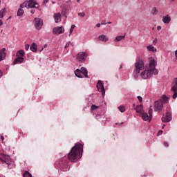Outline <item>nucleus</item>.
Returning <instances> with one entry per match:
<instances>
[{"label":"nucleus","instance_id":"1","mask_svg":"<svg viewBox=\"0 0 177 177\" xmlns=\"http://www.w3.org/2000/svg\"><path fill=\"white\" fill-rule=\"evenodd\" d=\"M156 66H157V62L153 58H151L149 65L145 66V71L140 73L142 80H148V78H151L153 75L158 74V70L156 68Z\"/></svg>","mask_w":177,"mask_h":177},{"label":"nucleus","instance_id":"2","mask_svg":"<svg viewBox=\"0 0 177 177\" xmlns=\"http://www.w3.org/2000/svg\"><path fill=\"white\" fill-rule=\"evenodd\" d=\"M84 146L82 144H76L68 154V158L69 161L72 162H75V161H78L81 157H82V151H83Z\"/></svg>","mask_w":177,"mask_h":177},{"label":"nucleus","instance_id":"3","mask_svg":"<svg viewBox=\"0 0 177 177\" xmlns=\"http://www.w3.org/2000/svg\"><path fill=\"white\" fill-rule=\"evenodd\" d=\"M24 8H35V9H38V8H39V4H38V3H37V1L35 0H26L25 2L20 5L17 11V16L20 17L22 15H24V10H23Z\"/></svg>","mask_w":177,"mask_h":177},{"label":"nucleus","instance_id":"4","mask_svg":"<svg viewBox=\"0 0 177 177\" xmlns=\"http://www.w3.org/2000/svg\"><path fill=\"white\" fill-rule=\"evenodd\" d=\"M136 69L134 71V78L136 80L139 77V74L142 70H145L146 67H145V62L142 59H138L135 64Z\"/></svg>","mask_w":177,"mask_h":177},{"label":"nucleus","instance_id":"5","mask_svg":"<svg viewBox=\"0 0 177 177\" xmlns=\"http://www.w3.org/2000/svg\"><path fill=\"white\" fill-rule=\"evenodd\" d=\"M58 165L64 172L68 171V160H67V157L61 158L58 162Z\"/></svg>","mask_w":177,"mask_h":177},{"label":"nucleus","instance_id":"6","mask_svg":"<svg viewBox=\"0 0 177 177\" xmlns=\"http://www.w3.org/2000/svg\"><path fill=\"white\" fill-rule=\"evenodd\" d=\"M75 74L78 78H88V70L84 67H82L80 70L77 69L75 71Z\"/></svg>","mask_w":177,"mask_h":177},{"label":"nucleus","instance_id":"7","mask_svg":"<svg viewBox=\"0 0 177 177\" xmlns=\"http://www.w3.org/2000/svg\"><path fill=\"white\" fill-rule=\"evenodd\" d=\"M141 115L144 121H151L153 117V109L150 108L148 113L144 111Z\"/></svg>","mask_w":177,"mask_h":177},{"label":"nucleus","instance_id":"8","mask_svg":"<svg viewBox=\"0 0 177 177\" xmlns=\"http://www.w3.org/2000/svg\"><path fill=\"white\" fill-rule=\"evenodd\" d=\"M0 161L5 162L8 165H10V162H12L10 160V156L3 153H0Z\"/></svg>","mask_w":177,"mask_h":177},{"label":"nucleus","instance_id":"9","mask_svg":"<svg viewBox=\"0 0 177 177\" xmlns=\"http://www.w3.org/2000/svg\"><path fill=\"white\" fill-rule=\"evenodd\" d=\"M34 23L36 30H41L42 28V26H44V21L39 18H35L34 20Z\"/></svg>","mask_w":177,"mask_h":177},{"label":"nucleus","instance_id":"10","mask_svg":"<svg viewBox=\"0 0 177 177\" xmlns=\"http://www.w3.org/2000/svg\"><path fill=\"white\" fill-rule=\"evenodd\" d=\"M171 92H174L173 99H176L177 97V77L174 79V81L171 85Z\"/></svg>","mask_w":177,"mask_h":177},{"label":"nucleus","instance_id":"11","mask_svg":"<svg viewBox=\"0 0 177 177\" xmlns=\"http://www.w3.org/2000/svg\"><path fill=\"white\" fill-rule=\"evenodd\" d=\"M104 83L101 80H99L97 84V88L98 89V92H101L102 96L105 95L106 91L104 90Z\"/></svg>","mask_w":177,"mask_h":177},{"label":"nucleus","instance_id":"12","mask_svg":"<svg viewBox=\"0 0 177 177\" xmlns=\"http://www.w3.org/2000/svg\"><path fill=\"white\" fill-rule=\"evenodd\" d=\"M164 107V104L160 100L154 102V110L155 111H161Z\"/></svg>","mask_w":177,"mask_h":177},{"label":"nucleus","instance_id":"13","mask_svg":"<svg viewBox=\"0 0 177 177\" xmlns=\"http://www.w3.org/2000/svg\"><path fill=\"white\" fill-rule=\"evenodd\" d=\"M86 59V54L84 52L79 53L77 55V62H85Z\"/></svg>","mask_w":177,"mask_h":177},{"label":"nucleus","instance_id":"14","mask_svg":"<svg viewBox=\"0 0 177 177\" xmlns=\"http://www.w3.org/2000/svg\"><path fill=\"white\" fill-rule=\"evenodd\" d=\"M171 120H172V115L169 112H167L166 113V115L162 118V122H169V121H171Z\"/></svg>","mask_w":177,"mask_h":177},{"label":"nucleus","instance_id":"15","mask_svg":"<svg viewBox=\"0 0 177 177\" xmlns=\"http://www.w3.org/2000/svg\"><path fill=\"white\" fill-rule=\"evenodd\" d=\"M53 34H57V35L60 34H63L64 32V28L62 26L60 27H55L53 30Z\"/></svg>","mask_w":177,"mask_h":177},{"label":"nucleus","instance_id":"16","mask_svg":"<svg viewBox=\"0 0 177 177\" xmlns=\"http://www.w3.org/2000/svg\"><path fill=\"white\" fill-rule=\"evenodd\" d=\"M162 21L165 24H169L171 23V17L169 15H167L162 17Z\"/></svg>","mask_w":177,"mask_h":177},{"label":"nucleus","instance_id":"17","mask_svg":"<svg viewBox=\"0 0 177 177\" xmlns=\"http://www.w3.org/2000/svg\"><path fill=\"white\" fill-rule=\"evenodd\" d=\"M6 48L0 50V62H2L6 57Z\"/></svg>","mask_w":177,"mask_h":177},{"label":"nucleus","instance_id":"18","mask_svg":"<svg viewBox=\"0 0 177 177\" xmlns=\"http://www.w3.org/2000/svg\"><path fill=\"white\" fill-rule=\"evenodd\" d=\"M54 20L55 23H60V21H62V15L60 13L55 14Z\"/></svg>","mask_w":177,"mask_h":177},{"label":"nucleus","instance_id":"19","mask_svg":"<svg viewBox=\"0 0 177 177\" xmlns=\"http://www.w3.org/2000/svg\"><path fill=\"white\" fill-rule=\"evenodd\" d=\"M24 62V58L23 57H17L14 60V64H20V63H23Z\"/></svg>","mask_w":177,"mask_h":177},{"label":"nucleus","instance_id":"20","mask_svg":"<svg viewBox=\"0 0 177 177\" xmlns=\"http://www.w3.org/2000/svg\"><path fill=\"white\" fill-rule=\"evenodd\" d=\"M134 109L136 111V113H139L140 114H142L145 112V111H143V105L142 104L138 105Z\"/></svg>","mask_w":177,"mask_h":177},{"label":"nucleus","instance_id":"21","mask_svg":"<svg viewBox=\"0 0 177 177\" xmlns=\"http://www.w3.org/2000/svg\"><path fill=\"white\" fill-rule=\"evenodd\" d=\"M68 12H69L68 8L64 7V8L62 9V15H63L64 16V17H65L66 19H67V15H68Z\"/></svg>","mask_w":177,"mask_h":177},{"label":"nucleus","instance_id":"22","mask_svg":"<svg viewBox=\"0 0 177 177\" xmlns=\"http://www.w3.org/2000/svg\"><path fill=\"white\" fill-rule=\"evenodd\" d=\"M159 102H161L162 104H164V103H168V102H169V98H168L167 95H163Z\"/></svg>","mask_w":177,"mask_h":177},{"label":"nucleus","instance_id":"23","mask_svg":"<svg viewBox=\"0 0 177 177\" xmlns=\"http://www.w3.org/2000/svg\"><path fill=\"white\" fill-rule=\"evenodd\" d=\"M98 39L102 42H107V41H109V38L104 35H100Z\"/></svg>","mask_w":177,"mask_h":177},{"label":"nucleus","instance_id":"24","mask_svg":"<svg viewBox=\"0 0 177 177\" xmlns=\"http://www.w3.org/2000/svg\"><path fill=\"white\" fill-rule=\"evenodd\" d=\"M30 50H32V52H37V44L32 43L30 47Z\"/></svg>","mask_w":177,"mask_h":177},{"label":"nucleus","instance_id":"25","mask_svg":"<svg viewBox=\"0 0 177 177\" xmlns=\"http://www.w3.org/2000/svg\"><path fill=\"white\" fill-rule=\"evenodd\" d=\"M6 14V8L1 9L0 10V19H3Z\"/></svg>","mask_w":177,"mask_h":177},{"label":"nucleus","instance_id":"26","mask_svg":"<svg viewBox=\"0 0 177 177\" xmlns=\"http://www.w3.org/2000/svg\"><path fill=\"white\" fill-rule=\"evenodd\" d=\"M122 39H125V35L117 36L114 40V42H120V41H122Z\"/></svg>","mask_w":177,"mask_h":177},{"label":"nucleus","instance_id":"27","mask_svg":"<svg viewBox=\"0 0 177 177\" xmlns=\"http://www.w3.org/2000/svg\"><path fill=\"white\" fill-rule=\"evenodd\" d=\"M24 55H26V53H24V50H19L17 53V56L19 57H20V56H21V57H24Z\"/></svg>","mask_w":177,"mask_h":177},{"label":"nucleus","instance_id":"28","mask_svg":"<svg viewBox=\"0 0 177 177\" xmlns=\"http://www.w3.org/2000/svg\"><path fill=\"white\" fill-rule=\"evenodd\" d=\"M147 48L149 52H157V49L151 45L148 46Z\"/></svg>","mask_w":177,"mask_h":177},{"label":"nucleus","instance_id":"29","mask_svg":"<svg viewBox=\"0 0 177 177\" xmlns=\"http://www.w3.org/2000/svg\"><path fill=\"white\" fill-rule=\"evenodd\" d=\"M151 13L153 16H156L158 13V10L156 7H154L152 8Z\"/></svg>","mask_w":177,"mask_h":177},{"label":"nucleus","instance_id":"30","mask_svg":"<svg viewBox=\"0 0 177 177\" xmlns=\"http://www.w3.org/2000/svg\"><path fill=\"white\" fill-rule=\"evenodd\" d=\"M118 110L120 111V113H124L125 112V106H120L118 107Z\"/></svg>","mask_w":177,"mask_h":177},{"label":"nucleus","instance_id":"31","mask_svg":"<svg viewBox=\"0 0 177 177\" xmlns=\"http://www.w3.org/2000/svg\"><path fill=\"white\" fill-rule=\"evenodd\" d=\"M69 46H74V44L73 43H71V41H69L68 43H66V46H65V49H66V48H68Z\"/></svg>","mask_w":177,"mask_h":177},{"label":"nucleus","instance_id":"32","mask_svg":"<svg viewBox=\"0 0 177 177\" xmlns=\"http://www.w3.org/2000/svg\"><path fill=\"white\" fill-rule=\"evenodd\" d=\"M24 177H32V176L28 171H26V173L24 174Z\"/></svg>","mask_w":177,"mask_h":177},{"label":"nucleus","instance_id":"33","mask_svg":"<svg viewBox=\"0 0 177 177\" xmlns=\"http://www.w3.org/2000/svg\"><path fill=\"white\" fill-rule=\"evenodd\" d=\"M97 109H99V106H96L95 104H93L91 106V110H93V111L97 110Z\"/></svg>","mask_w":177,"mask_h":177},{"label":"nucleus","instance_id":"34","mask_svg":"<svg viewBox=\"0 0 177 177\" xmlns=\"http://www.w3.org/2000/svg\"><path fill=\"white\" fill-rule=\"evenodd\" d=\"M78 16H80V17H85V13L84 12H79Z\"/></svg>","mask_w":177,"mask_h":177},{"label":"nucleus","instance_id":"35","mask_svg":"<svg viewBox=\"0 0 177 177\" xmlns=\"http://www.w3.org/2000/svg\"><path fill=\"white\" fill-rule=\"evenodd\" d=\"M163 145L165 147H168L169 146V144H168L167 142H164Z\"/></svg>","mask_w":177,"mask_h":177},{"label":"nucleus","instance_id":"36","mask_svg":"<svg viewBox=\"0 0 177 177\" xmlns=\"http://www.w3.org/2000/svg\"><path fill=\"white\" fill-rule=\"evenodd\" d=\"M25 49H26V50H28V49H30V45H29V44L25 45Z\"/></svg>","mask_w":177,"mask_h":177},{"label":"nucleus","instance_id":"37","mask_svg":"<svg viewBox=\"0 0 177 177\" xmlns=\"http://www.w3.org/2000/svg\"><path fill=\"white\" fill-rule=\"evenodd\" d=\"M137 98L138 99L139 102H140V103H142V97H141V96H138Z\"/></svg>","mask_w":177,"mask_h":177},{"label":"nucleus","instance_id":"38","mask_svg":"<svg viewBox=\"0 0 177 177\" xmlns=\"http://www.w3.org/2000/svg\"><path fill=\"white\" fill-rule=\"evenodd\" d=\"M48 2H49V0H44L42 5L45 6L46 3H48Z\"/></svg>","mask_w":177,"mask_h":177},{"label":"nucleus","instance_id":"39","mask_svg":"<svg viewBox=\"0 0 177 177\" xmlns=\"http://www.w3.org/2000/svg\"><path fill=\"white\" fill-rule=\"evenodd\" d=\"M159 135H162V131L160 130L158 133V136H159Z\"/></svg>","mask_w":177,"mask_h":177},{"label":"nucleus","instance_id":"40","mask_svg":"<svg viewBox=\"0 0 177 177\" xmlns=\"http://www.w3.org/2000/svg\"><path fill=\"white\" fill-rule=\"evenodd\" d=\"M30 13L34 15L35 13V10H31Z\"/></svg>","mask_w":177,"mask_h":177},{"label":"nucleus","instance_id":"41","mask_svg":"<svg viewBox=\"0 0 177 177\" xmlns=\"http://www.w3.org/2000/svg\"><path fill=\"white\" fill-rule=\"evenodd\" d=\"M71 28L72 30H74L75 28V25H72Z\"/></svg>","mask_w":177,"mask_h":177},{"label":"nucleus","instance_id":"42","mask_svg":"<svg viewBox=\"0 0 177 177\" xmlns=\"http://www.w3.org/2000/svg\"><path fill=\"white\" fill-rule=\"evenodd\" d=\"M162 27L160 26H158L157 27V30H158V31H160V30H161Z\"/></svg>","mask_w":177,"mask_h":177},{"label":"nucleus","instance_id":"43","mask_svg":"<svg viewBox=\"0 0 177 177\" xmlns=\"http://www.w3.org/2000/svg\"><path fill=\"white\" fill-rule=\"evenodd\" d=\"M73 30H74V29L71 28V30H70V35H71V34L73 33Z\"/></svg>","mask_w":177,"mask_h":177},{"label":"nucleus","instance_id":"44","mask_svg":"<svg viewBox=\"0 0 177 177\" xmlns=\"http://www.w3.org/2000/svg\"><path fill=\"white\" fill-rule=\"evenodd\" d=\"M2 24H3V22L0 19V26H2Z\"/></svg>","mask_w":177,"mask_h":177},{"label":"nucleus","instance_id":"45","mask_svg":"<svg viewBox=\"0 0 177 177\" xmlns=\"http://www.w3.org/2000/svg\"><path fill=\"white\" fill-rule=\"evenodd\" d=\"M176 59H177V50L175 51Z\"/></svg>","mask_w":177,"mask_h":177},{"label":"nucleus","instance_id":"46","mask_svg":"<svg viewBox=\"0 0 177 177\" xmlns=\"http://www.w3.org/2000/svg\"><path fill=\"white\" fill-rule=\"evenodd\" d=\"M2 75H3L2 71L0 70V78L1 77H2Z\"/></svg>","mask_w":177,"mask_h":177},{"label":"nucleus","instance_id":"47","mask_svg":"<svg viewBox=\"0 0 177 177\" xmlns=\"http://www.w3.org/2000/svg\"><path fill=\"white\" fill-rule=\"evenodd\" d=\"M101 24H102V25H104V24H106V23L104 22V21H102L101 22Z\"/></svg>","mask_w":177,"mask_h":177},{"label":"nucleus","instance_id":"48","mask_svg":"<svg viewBox=\"0 0 177 177\" xmlns=\"http://www.w3.org/2000/svg\"><path fill=\"white\" fill-rule=\"evenodd\" d=\"M96 27H100V24H97Z\"/></svg>","mask_w":177,"mask_h":177},{"label":"nucleus","instance_id":"49","mask_svg":"<svg viewBox=\"0 0 177 177\" xmlns=\"http://www.w3.org/2000/svg\"><path fill=\"white\" fill-rule=\"evenodd\" d=\"M157 43V39L153 40V44H156Z\"/></svg>","mask_w":177,"mask_h":177},{"label":"nucleus","instance_id":"50","mask_svg":"<svg viewBox=\"0 0 177 177\" xmlns=\"http://www.w3.org/2000/svg\"><path fill=\"white\" fill-rule=\"evenodd\" d=\"M1 140H3V139H4L3 136H1Z\"/></svg>","mask_w":177,"mask_h":177},{"label":"nucleus","instance_id":"51","mask_svg":"<svg viewBox=\"0 0 177 177\" xmlns=\"http://www.w3.org/2000/svg\"><path fill=\"white\" fill-rule=\"evenodd\" d=\"M170 2H175V0H170Z\"/></svg>","mask_w":177,"mask_h":177},{"label":"nucleus","instance_id":"52","mask_svg":"<svg viewBox=\"0 0 177 177\" xmlns=\"http://www.w3.org/2000/svg\"><path fill=\"white\" fill-rule=\"evenodd\" d=\"M119 68H120V69L122 68V65H120V66Z\"/></svg>","mask_w":177,"mask_h":177},{"label":"nucleus","instance_id":"53","mask_svg":"<svg viewBox=\"0 0 177 177\" xmlns=\"http://www.w3.org/2000/svg\"><path fill=\"white\" fill-rule=\"evenodd\" d=\"M165 127V125H163V126L162 127V129H164Z\"/></svg>","mask_w":177,"mask_h":177},{"label":"nucleus","instance_id":"54","mask_svg":"<svg viewBox=\"0 0 177 177\" xmlns=\"http://www.w3.org/2000/svg\"><path fill=\"white\" fill-rule=\"evenodd\" d=\"M77 2H81V0H76Z\"/></svg>","mask_w":177,"mask_h":177},{"label":"nucleus","instance_id":"55","mask_svg":"<svg viewBox=\"0 0 177 177\" xmlns=\"http://www.w3.org/2000/svg\"><path fill=\"white\" fill-rule=\"evenodd\" d=\"M108 24H111V22H110V21H109V22H108Z\"/></svg>","mask_w":177,"mask_h":177},{"label":"nucleus","instance_id":"56","mask_svg":"<svg viewBox=\"0 0 177 177\" xmlns=\"http://www.w3.org/2000/svg\"><path fill=\"white\" fill-rule=\"evenodd\" d=\"M46 46H47L46 45H44V48H46Z\"/></svg>","mask_w":177,"mask_h":177},{"label":"nucleus","instance_id":"57","mask_svg":"<svg viewBox=\"0 0 177 177\" xmlns=\"http://www.w3.org/2000/svg\"><path fill=\"white\" fill-rule=\"evenodd\" d=\"M133 107H135V104H133Z\"/></svg>","mask_w":177,"mask_h":177},{"label":"nucleus","instance_id":"58","mask_svg":"<svg viewBox=\"0 0 177 177\" xmlns=\"http://www.w3.org/2000/svg\"><path fill=\"white\" fill-rule=\"evenodd\" d=\"M53 3H55V2L53 1Z\"/></svg>","mask_w":177,"mask_h":177}]
</instances>
